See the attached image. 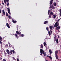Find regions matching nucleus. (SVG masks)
Masks as SVG:
<instances>
[{"label":"nucleus","mask_w":61,"mask_h":61,"mask_svg":"<svg viewBox=\"0 0 61 61\" xmlns=\"http://www.w3.org/2000/svg\"><path fill=\"white\" fill-rule=\"evenodd\" d=\"M40 52L41 54H40V55L41 56H42V54H43V55H44V56H46V52H44V51H43V49H40Z\"/></svg>","instance_id":"1"},{"label":"nucleus","mask_w":61,"mask_h":61,"mask_svg":"<svg viewBox=\"0 0 61 61\" xmlns=\"http://www.w3.org/2000/svg\"><path fill=\"white\" fill-rule=\"evenodd\" d=\"M58 25H59V24H58V22H56L55 24L54 25V27H57Z\"/></svg>","instance_id":"2"},{"label":"nucleus","mask_w":61,"mask_h":61,"mask_svg":"<svg viewBox=\"0 0 61 61\" xmlns=\"http://www.w3.org/2000/svg\"><path fill=\"white\" fill-rule=\"evenodd\" d=\"M53 15V13L52 11H51V12L50 13L49 17H50L49 18H51V15Z\"/></svg>","instance_id":"3"},{"label":"nucleus","mask_w":61,"mask_h":61,"mask_svg":"<svg viewBox=\"0 0 61 61\" xmlns=\"http://www.w3.org/2000/svg\"><path fill=\"white\" fill-rule=\"evenodd\" d=\"M7 9L8 10V13L9 14H10L11 15V13H10V9L9 8H7Z\"/></svg>","instance_id":"4"},{"label":"nucleus","mask_w":61,"mask_h":61,"mask_svg":"<svg viewBox=\"0 0 61 61\" xmlns=\"http://www.w3.org/2000/svg\"><path fill=\"white\" fill-rule=\"evenodd\" d=\"M6 25L9 28H10V26H9V24H8V23H7L6 24Z\"/></svg>","instance_id":"5"},{"label":"nucleus","mask_w":61,"mask_h":61,"mask_svg":"<svg viewBox=\"0 0 61 61\" xmlns=\"http://www.w3.org/2000/svg\"><path fill=\"white\" fill-rule=\"evenodd\" d=\"M6 52L8 55H10V51L8 50H7Z\"/></svg>","instance_id":"6"},{"label":"nucleus","mask_w":61,"mask_h":61,"mask_svg":"<svg viewBox=\"0 0 61 61\" xmlns=\"http://www.w3.org/2000/svg\"><path fill=\"white\" fill-rule=\"evenodd\" d=\"M54 38V41L55 42V41H56V35L55 36Z\"/></svg>","instance_id":"7"},{"label":"nucleus","mask_w":61,"mask_h":61,"mask_svg":"<svg viewBox=\"0 0 61 61\" xmlns=\"http://www.w3.org/2000/svg\"><path fill=\"white\" fill-rule=\"evenodd\" d=\"M17 27L16 28H18L17 29V30H19V31H20V30H21V28H18V25H17Z\"/></svg>","instance_id":"8"},{"label":"nucleus","mask_w":61,"mask_h":61,"mask_svg":"<svg viewBox=\"0 0 61 61\" xmlns=\"http://www.w3.org/2000/svg\"><path fill=\"white\" fill-rule=\"evenodd\" d=\"M58 29L59 30V29H60V26H59L58 27H57L56 28V30H58Z\"/></svg>","instance_id":"9"},{"label":"nucleus","mask_w":61,"mask_h":61,"mask_svg":"<svg viewBox=\"0 0 61 61\" xmlns=\"http://www.w3.org/2000/svg\"><path fill=\"white\" fill-rule=\"evenodd\" d=\"M55 57L57 59H58V55L57 54L55 55Z\"/></svg>","instance_id":"10"},{"label":"nucleus","mask_w":61,"mask_h":61,"mask_svg":"<svg viewBox=\"0 0 61 61\" xmlns=\"http://www.w3.org/2000/svg\"><path fill=\"white\" fill-rule=\"evenodd\" d=\"M44 24L46 25V24L48 23V21H46L44 22Z\"/></svg>","instance_id":"11"},{"label":"nucleus","mask_w":61,"mask_h":61,"mask_svg":"<svg viewBox=\"0 0 61 61\" xmlns=\"http://www.w3.org/2000/svg\"><path fill=\"white\" fill-rule=\"evenodd\" d=\"M2 13L4 15H5V11L4 10H2Z\"/></svg>","instance_id":"12"},{"label":"nucleus","mask_w":61,"mask_h":61,"mask_svg":"<svg viewBox=\"0 0 61 61\" xmlns=\"http://www.w3.org/2000/svg\"><path fill=\"white\" fill-rule=\"evenodd\" d=\"M47 56V57H49L50 59H51V60L52 59V57H51V56Z\"/></svg>","instance_id":"13"},{"label":"nucleus","mask_w":61,"mask_h":61,"mask_svg":"<svg viewBox=\"0 0 61 61\" xmlns=\"http://www.w3.org/2000/svg\"><path fill=\"white\" fill-rule=\"evenodd\" d=\"M12 22H13V23H16V22H17L16 21H15L14 20H12Z\"/></svg>","instance_id":"14"},{"label":"nucleus","mask_w":61,"mask_h":61,"mask_svg":"<svg viewBox=\"0 0 61 61\" xmlns=\"http://www.w3.org/2000/svg\"><path fill=\"white\" fill-rule=\"evenodd\" d=\"M53 16L54 19H55V18H56V15H53Z\"/></svg>","instance_id":"15"},{"label":"nucleus","mask_w":61,"mask_h":61,"mask_svg":"<svg viewBox=\"0 0 61 61\" xmlns=\"http://www.w3.org/2000/svg\"><path fill=\"white\" fill-rule=\"evenodd\" d=\"M53 5L54 6H56V2H54L53 3Z\"/></svg>","instance_id":"16"},{"label":"nucleus","mask_w":61,"mask_h":61,"mask_svg":"<svg viewBox=\"0 0 61 61\" xmlns=\"http://www.w3.org/2000/svg\"><path fill=\"white\" fill-rule=\"evenodd\" d=\"M50 30H52V26H50Z\"/></svg>","instance_id":"17"},{"label":"nucleus","mask_w":61,"mask_h":61,"mask_svg":"<svg viewBox=\"0 0 61 61\" xmlns=\"http://www.w3.org/2000/svg\"><path fill=\"white\" fill-rule=\"evenodd\" d=\"M58 53V51H55V54H57V53Z\"/></svg>","instance_id":"18"},{"label":"nucleus","mask_w":61,"mask_h":61,"mask_svg":"<svg viewBox=\"0 0 61 61\" xmlns=\"http://www.w3.org/2000/svg\"><path fill=\"white\" fill-rule=\"evenodd\" d=\"M16 32L17 34H18V35H20V33H19V32H18V31H16Z\"/></svg>","instance_id":"19"},{"label":"nucleus","mask_w":61,"mask_h":61,"mask_svg":"<svg viewBox=\"0 0 61 61\" xmlns=\"http://www.w3.org/2000/svg\"><path fill=\"white\" fill-rule=\"evenodd\" d=\"M48 33L49 36H50V35H51V33H50V32L49 31Z\"/></svg>","instance_id":"20"},{"label":"nucleus","mask_w":61,"mask_h":61,"mask_svg":"<svg viewBox=\"0 0 61 61\" xmlns=\"http://www.w3.org/2000/svg\"><path fill=\"white\" fill-rule=\"evenodd\" d=\"M56 43H58V40L57 39H56Z\"/></svg>","instance_id":"21"},{"label":"nucleus","mask_w":61,"mask_h":61,"mask_svg":"<svg viewBox=\"0 0 61 61\" xmlns=\"http://www.w3.org/2000/svg\"><path fill=\"white\" fill-rule=\"evenodd\" d=\"M49 52H50V54H52V51L51 50H50Z\"/></svg>","instance_id":"22"},{"label":"nucleus","mask_w":61,"mask_h":61,"mask_svg":"<svg viewBox=\"0 0 61 61\" xmlns=\"http://www.w3.org/2000/svg\"><path fill=\"white\" fill-rule=\"evenodd\" d=\"M41 47L40 46V48H43V45H42V44L41 45Z\"/></svg>","instance_id":"23"},{"label":"nucleus","mask_w":61,"mask_h":61,"mask_svg":"<svg viewBox=\"0 0 61 61\" xmlns=\"http://www.w3.org/2000/svg\"><path fill=\"white\" fill-rule=\"evenodd\" d=\"M55 8V7H54V6L52 7V9L54 10Z\"/></svg>","instance_id":"24"},{"label":"nucleus","mask_w":61,"mask_h":61,"mask_svg":"<svg viewBox=\"0 0 61 61\" xmlns=\"http://www.w3.org/2000/svg\"><path fill=\"white\" fill-rule=\"evenodd\" d=\"M0 41H2V38L1 37V36L0 37Z\"/></svg>","instance_id":"25"},{"label":"nucleus","mask_w":61,"mask_h":61,"mask_svg":"<svg viewBox=\"0 0 61 61\" xmlns=\"http://www.w3.org/2000/svg\"><path fill=\"white\" fill-rule=\"evenodd\" d=\"M24 36V34H22L20 36H21L22 37H23V36Z\"/></svg>","instance_id":"26"},{"label":"nucleus","mask_w":61,"mask_h":61,"mask_svg":"<svg viewBox=\"0 0 61 61\" xmlns=\"http://www.w3.org/2000/svg\"><path fill=\"white\" fill-rule=\"evenodd\" d=\"M6 16H8V13H7V12H6Z\"/></svg>","instance_id":"27"},{"label":"nucleus","mask_w":61,"mask_h":61,"mask_svg":"<svg viewBox=\"0 0 61 61\" xmlns=\"http://www.w3.org/2000/svg\"><path fill=\"white\" fill-rule=\"evenodd\" d=\"M4 1H6L7 3H8V2H9V0H4Z\"/></svg>","instance_id":"28"},{"label":"nucleus","mask_w":61,"mask_h":61,"mask_svg":"<svg viewBox=\"0 0 61 61\" xmlns=\"http://www.w3.org/2000/svg\"><path fill=\"white\" fill-rule=\"evenodd\" d=\"M51 1L50 2V3H53V0H50Z\"/></svg>","instance_id":"29"},{"label":"nucleus","mask_w":61,"mask_h":61,"mask_svg":"<svg viewBox=\"0 0 61 61\" xmlns=\"http://www.w3.org/2000/svg\"><path fill=\"white\" fill-rule=\"evenodd\" d=\"M46 29L47 31H48V27H47L46 28Z\"/></svg>","instance_id":"30"},{"label":"nucleus","mask_w":61,"mask_h":61,"mask_svg":"<svg viewBox=\"0 0 61 61\" xmlns=\"http://www.w3.org/2000/svg\"><path fill=\"white\" fill-rule=\"evenodd\" d=\"M46 42H44V46H46Z\"/></svg>","instance_id":"31"},{"label":"nucleus","mask_w":61,"mask_h":61,"mask_svg":"<svg viewBox=\"0 0 61 61\" xmlns=\"http://www.w3.org/2000/svg\"><path fill=\"white\" fill-rule=\"evenodd\" d=\"M50 12V10H49L48 12V15H49V12Z\"/></svg>","instance_id":"32"},{"label":"nucleus","mask_w":61,"mask_h":61,"mask_svg":"<svg viewBox=\"0 0 61 61\" xmlns=\"http://www.w3.org/2000/svg\"><path fill=\"white\" fill-rule=\"evenodd\" d=\"M15 36L16 37H17V34H15Z\"/></svg>","instance_id":"33"},{"label":"nucleus","mask_w":61,"mask_h":61,"mask_svg":"<svg viewBox=\"0 0 61 61\" xmlns=\"http://www.w3.org/2000/svg\"><path fill=\"white\" fill-rule=\"evenodd\" d=\"M52 3H52L51 2H50V6H51V5H52Z\"/></svg>","instance_id":"34"},{"label":"nucleus","mask_w":61,"mask_h":61,"mask_svg":"<svg viewBox=\"0 0 61 61\" xmlns=\"http://www.w3.org/2000/svg\"><path fill=\"white\" fill-rule=\"evenodd\" d=\"M0 43L1 46H2V41H0Z\"/></svg>","instance_id":"35"},{"label":"nucleus","mask_w":61,"mask_h":61,"mask_svg":"<svg viewBox=\"0 0 61 61\" xmlns=\"http://www.w3.org/2000/svg\"><path fill=\"white\" fill-rule=\"evenodd\" d=\"M8 16V17L9 18V19H11L10 18H11V16H10L9 15Z\"/></svg>","instance_id":"36"},{"label":"nucleus","mask_w":61,"mask_h":61,"mask_svg":"<svg viewBox=\"0 0 61 61\" xmlns=\"http://www.w3.org/2000/svg\"><path fill=\"white\" fill-rule=\"evenodd\" d=\"M10 54H12V51H10Z\"/></svg>","instance_id":"37"},{"label":"nucleus","mask_w":61,"mask_h":61,"mask_svg":"<svg viewBox=\"0 0 61 61\" xmlns=\"http://www.w3.org/2000/svg\"><path fill=\"white\" fill-rule=\"evenodd\" d=\"M5 46H7V47L8 46V45L7 44H6V45H4Z\"/></svg>","instance_id":"38"},{"label":"nucleus","mask_w":61,"mask_h":61,"mask_svg":"<svg viewBox=\"0 0 61 61\" xmlns=\"http://www.w3.org/2000/svg\"><path fill=\"white\" fill-rule=\"evenodd\" d=\"M4 3L5 4L6 3V0H4Z\"/></svg>","instance_id":"39"},{"label":"nucleus","mask_w":61,"mask_h":61,"mask_svg":"<svg viewBox=\"0 0 61 61\" xmlns=\"http://www.w3.org/2000/svg\"><path fill=\"white\" fill-rule=\"evenodd\" d=\"M3 61H6V60H5V59H3Z\"/></svg>","instance_id":"40"},{"label":"nucleus","mask_w":61,"mask_h":61,"mask_svg":"<svg viewBox=\"0 0 61 61\" xmlns=\"http://www.w3.org/2000/svg\"><path fill=\"white\" fill-rule=\"evenodd\" d=\"M2 5H4V2H3V1H2Z\"/></svg>","instance_id":"41"},{"label":"nucleus","mask_w":61,"mask_h":61,"mask_svg":"<svg viewBox=\"0 0 61 61\" xmlns=\"http://www.w3.org/2000/svg\"><path fill=\"white\" fill-rule=\"evenodd\" d=\"M60 13H61V9L60 10Z\"/></svg>","instance_id":"42"},{"label":"nucleus","mask_w":61,"mask_h":61,"mask_svg":"<svg viewBox=\"0 0 61 61\" xmlns=\"http://www.w3.org/2000/svg\"><path fill=\"white\" fill-rule=\"evenodd\" d=\"M12 52L13 53H15V51H14V50H13L12 51Z\"/></svg>","instance_id":"43"},{"label":"nucleus","mask_w":61,"mask_h":61,"mask_svg":"<svg viewBox=\"0 0 61 61\" xmlns=\"http://www.w3.org/2000/svg\"><path fill=\"white\" fill-rule=\"evenodd\" d=\"M17 61H19V59H17Z\"/></svg>","instance_id":"44"},{"label":"nucleus","mask_w":61,"mask_h":61,"mask_svg":"<svg viewBox=\"0 0 61 61\" xmlns=\"http://www.w3.org/2000/svg\"><path fill=\"white\" fill-rule=\"evenodd\" d=\"M9 3H8L7 4V6H9Z\"/></svg>","instance_id":"45"},{"label":"nucleus","mask_w":61,"mask_h":61,"mask_svg":"<svg viewBox=\"0 0 61 61\" xmlns=\"http://www.w3.org/2000/svg\"><path fill=\"white\" fill-rule=\"evenodd\" d=\"M59 20H60V19H59L58 20H57V22H58L59 21Z\"/></svg>","instance_id":"46"},{"label":"nucleus","mask_w":61,"mask_h":61,"mask_svg":"<svg viewBox=\"0 0 61 61\" xmlns=\"http://www.w3.org/2000/svg\"><path fill=\"white\" fill-rule=\"evenodd\" d=\"M51 7H53L54 6V5H52L51 6Z\"/></svg>","instance_id":"47"},{"label":"nucleus","mask_w":61,"mask_h":61,"mask_svg":"<svg viewBox=\"0 0 61 61\" xmlns=\"http://www.w3.org/2000/svg\"><path fill=\"white\" fill-rule=\"evenodd\" d=\"M4 54L5 55H6V53H5V51H4Z\"/></svg>","instance_id":"48"},{"label":"nucleus","mask_w":61,"mask_h":61,"mask_svg":"<svg viewBox=\"0 0 61 61\" xmlns=\"http://www.w3.org/2000/svg\"><path fill=\"white\" fill-rule=\"evenodd\" d=\"M0 14L1 13V10L0 9Z\"/></svg>","instance_id":"49"},{"label":"nucleus","mask_w":61,"mask_h":61,"mask_svg":"<svg viewBox=\"0 0 61 61\" xmlns=\"http://www.w3.org/2000/svg\"><path fill=\"white\" fill-rule=\"evenodd\" d=\"M13 59L14 60H15V57H14L13 58Z\"/></svg>","instance_id":"50"},{"label":"nucleus","mask_w":61,"mask_h":61,"mask_svg":"<svg viewBox=\"0 0 61 61\" xmlns=\"http://www.w3.org/2000/svg\"><path fill=\"white\" fill-rule=\"evenodd\" d=\"M60 16H61V13H60Z\"/></svg>","instance_id":"51"},{"label":"nucleus","mask_w":61,"mask_h":61,"mask_svg":"<svg viewBox=\"0 0 61 61\" xmlns=\"http://www.w3.org/2000/svg\"><path fill=\"white\" fill-rule=\"evenodd\" d=\"M58 38L59 39L60 38V37H59V35H58Z\"/></svg>","instance_id":"52"},{"label":"nucleus","mask_w":61,"mask_h":61,"mask_svg":"<svg viewBox=\"0 0 61 61\" xmlns=\"http://www.w3.org/2000/svg\"><path fill=\"white\" fill-rule=\"evenodd\" d=\"M50 8H51V9H52V6H50Z\"/></svg>","instance_id":"53"},{"label":"nucleus","mask_w":61,"mask_h":61,"mask_svg":"<svg viewBox=\"0 0 61 61\" xmlns=\"http://www.w3.org/2000/svg\"><path fill=\"white\" fill-rule=\"evenodd\" d=\"M50 32H51V33H52V30H50Z\"/></svg>","instance_id":"54"},{"label":"nucleus","mask_w":61,"mask_h":61,"mask_svg":"<svg viewBox=\"0 0 61 61\" xmlns=\"http://www.w3.org/2000/svg\"><path fill=\"white\" fill-rule=\"evenodd\" d=\"M52 28L53 29H54V26H52Z\"/></svg>","instance_id":"55"},{"label":"nucleus","mask_w":61,"mask_h":61,"mask_svg":"<svg viewBox=\"0 0 61 61\" xmlns=\"http://www.w3.org/2000/svg\"><path fill=\"white\" fill-rule=\"evenodd\" d=\"M2 58L1 57V58H0V60H2Z\"/></svg>","instance_id":"56"},{"label":"nucleus","mask_w":61,"mask_h":61,"mask_svg":"<svg viewBox=\"0 0 61 61\" xmlns=\"http://www.w3.org/2000/svg\"><path fill=\"white\" fill-rule=\"evenodd\" d=\"M9 45H10V43L9 42Z\"/></svg>","instance_id":"57"},{"label":"nucleus","mask_w":61,"mask_h":61,"mask_svg":"<svg viewBox=\"0 0 61 61\" xmlns=\"http://www.w3.org/2000/svg\"><path fill=\"white\" fill-rule=\"evenodd\" d=\"M21 32H20V34H21Z\"/></svg>","instance_id":"58"},{"label":"nucleus","mask_w":61,"mask_h":61,"mask_svg":"<svg viewBox=\"0 0 61 61\" xmlns=\"http://www.w3.org/2000/svg\"><path fill=\"white\" fill-rule=\"evenodd\" d=\"M60 46L61 48V45H60Z\"/></svg>","instance_id":"59"},{"label":"nucleus","mask_w":61,"mask_h":61,"mask_svg":"<svg viewBox=\"0 0 61 61\" xmlns=\"http://www.w3.org/2000/svg\"><path fill=\"white\" fill-rule=\"evenodd\" d=\"M5 6L6 7V5H5Z\"/></svg>","instance_id":"60"},{"label":"nucleus","mask_w":61,"mask_h":61,"mask_svg":"<svg viewBox=\"0 0 61 61\" xmlns=\"http://www.w3.org/2000/svg\"><path fill=\"white\" fill-rule=\"evenodd\" d=\"M0 52H1V50H0Z\"/></svg>","instance_id":"61"},{"label":"nucleus","mask_w":61,"mask_h":61,"mask_svg":"<svg viewBox=\"0 0 61 61\" xmlns=\"http://www.w3.org/2000/svg\"><path fill=\"white\" fill-rule=\"evenodd\" d=\"M14 48V50H15V48Z\"/></svg>","instance_id":"62"},{"label":"nucleus","mask_w":61,"mask_h":61,"mask_svg":"<svg viewBox=\"0 0 61 61\" xmlns=\"http://www.w3.org/2000/svg\"><path fill=\"white\" fill-rule=\"evenodd\" d=\"M9 55H8V56H9Z\"/></svg>","instance_id":"63"}]
</instances>
